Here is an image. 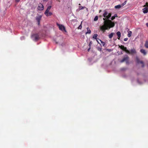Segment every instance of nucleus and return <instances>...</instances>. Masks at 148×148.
Listing matches in <instances>:
<instances>
[{"mask_svg": "<svg viewBox=\"0 0 148 148\" xmlns=\"http://www.w3.org/2000/svg\"><path fill=\"white\" fill-rule=\"evenodd\" d=\"M132 33V32L131 31H129V32L128 33V34H127L128 36L129 37H130L131 36Z\"/></svg>", "mask_w": 148, "mask_h": 148, "instance_id": "19", "label": "nucleus"}, {"mask_svg": "<svg viewBox=\"0 0 148 148\" xmlns=\"http://www.w3.org/2000/svg\"><path fill=\"white\" fill-rule=\"evenodd\" d=\"M92 42L91 41L90 42L89 44V46L90 47L91 45L92 44Z\"/></svg>", "mask_w": 148, "mask_h": 148, "instance_id": "27", "label": "nucleus"}, {"mask_svg": "<svg viewBox=\"0 0 148 148\" xmlns=\"http://www.w3.org/2000/svg\"><path fill=\"white\" fill-rule=\"evenodd\" d=\"M32 38H34V40L36 41L38 40L39 38V36L38 34H34L32 36Z\"/></svg>", "mask_w": 148, "mask_h": 148, "instance_id": "6", "label": "nucleus"}, {"mask_svg": "<svg viewBox=\"0 0 148 148\" xmlns=\"http://www.w3.org/2000/svg\"><path fill=\"white\" fill-rule=\"evenodd\" d=\"M116 35H117V36H118V38L119 40H120V38L121 37V32L119 31L118 32H117V33H116Z\"/></svg>", "mask_w": 148, "mask_h": 148, "instance_id": "12", "label": "nucleus"}, {"mask_svg": "<svg viewBox=\"0 0 148 148\" xmlns=\"http://www.w3.org/2000/svg\"><path fill=\"white\" fill-rule=\"evenodd\" d=\"M146 6H147V7L144 8L143 9V12L144 13H146L148 12V3L146 2V5H144V7H145Z\"/></svg>", "mask_w": 148, "mask_h": 148, "instance_id": "5", "label": "nucleus"}, {"mask_svg": "<svg viewBox=\"0 0 148 148\" xmlns=\"http://www.w3.org/2000/svg\"><path fill=\"white\" fill-rule=\"evenodd\" d=\"M90 47L89 48V49H88V51H89V50H90Z\"/></svg>", "mask_w": 148, "mask_h": 148, "instance_id": "33", "label": "nucleus"}, {"mask_svg": "<svg viewBox=\"0 0 148 148\" xmlns=\"http://www.w3.org/2000/svg\"><path fill=\"white\" fill-rule=\"evenodd\" d=\"M144 46L146 48H148V40H146L144 44Z\"/></svg>", "mask_w": 148, "mask_h": 148, "instance_id": "14", "label": "nucleus"}, {"mask_svg": "<svg viewBox=\"0 0 148 148\" xmlns=\"http://www.w3.org/2000/svg\"><path fill=\"white\" fill-rule=\"evenodd\" d=\"M122 7V5H116L114 7V8L116 9H119Z\"/></svg>", "mask_w": 148, "mask_h": 148, "instance_id": "17", "label": "nucleus"}, {"mask_svg": "<svg viewBox=\"0 0 148 148\" xmlns=\"http://www.w3.org/2000/svg\"><path fill=\"white\" fill-rule=\"evenodd\" d=\"M128 40V38H125L124 39V41H126L127 40Z\"/></svg>", "mask_w": 148, "mask_h": 148, "instance_id": "28", "label": "nucleus"}, {"mask_svg": "<svg viewBox=\"0 0 148 148\" xmlns=\"http://www.w3.org/2000/svg\"><path fill=\"white\" fill-rule=\"evenodd\" d=\"M98 16H95V17L94 18V21H97L98 20Z\"/></svg>", "mask_w": 148, "mask_h": 148, "instance_id": "22", "label": "nucleus"}, {"mask_svg": "<svg viewBox=\"0 0 148 148\" xmlns=\"http://www.w3.org/2000/svg\"><path fill=\"white\" fill-rule=\"evenodd\" d=\"M100 41H101V43H102V44L103 45V46H104L105 45V43L104 42L102 41L101 40H100Z\"/></svg>", "mask_w": 148, "mask_h": 148, "instance_id": "25", "label": "nucleus"}, {"mask_svg": "<svg viewBox=\"0 0 148 148\" xmlns=\"http://www.w3.org/2000/svg\"><path fill=\"white\" fill-rule=\"evenodd\" d=\"M79 5H81V4H80V3H79Z\"/></svg>", "mask_w": 148, "mask_h": 148, "instance_id": "36", "label": "nucleus"}, {"mask_svg": "<svg viewBox=\"0 0 148 148\" xmlns=\"http://www.w3.org/2000/svg\"><path fill=\"white\" fill-rule=\"evenodd\" d=\"M42 16L39 15L36 17V20L38 22V25H40V21L41 19Z\"/></svg>", "mask_w": 148, "mask_h": 148, "instance_id": "4", "label": "nucleus"}, {"mask_svg": "<svg viewBox=\"0 0 148 148\" xmlns=\"http://www.w3.org/2000/svg\"><path fill=\"white\" fill-rule=\"evenodd\" d=\"M37 8L39 10H43L44 9V7L43 5L41 3H39L38 5Z\"/></svg>", "mask_w": 148, "mask_h": 148, "instance_id": "8", "label": "nucleus"}, {"mask_svg": "<svg viewBox=\"0 0 148 148\" xmlns=\"http://www.w3.org/2000/svg\"><path fill=\"white\" fill-rule=\"evenodd\" d=\"M98 36V35L97 34H95L93 36V38L95 39H96L97 38Z\"/></svg>", "mask_w": 148, "mask_h": 148, "instance_id": "21", "label": "nucleus"}, {"mask_svg": "<svg viewBox=\"0 0 148 148\" xmlns=\"http://www.w3.org/2000/svg\"><path fill=\"white\" fill-rule=\"evenodd\" d=\"M112 15L111 13H108L106 11H104L103 14L104 17L103 20H104L103 25L100 27V30L104 33L106 30H108L110 28L113 27L114 25V23L109 19L110 18Z\"/></svg>", "mask_w": 148, "mask_h": 148, "instance_id": "1", "label": "nucleus"}, {"mask_svg": "<svg viewBox=\"0 0 148 148\" xmlns=\"http://www.w3.org/2000/svg\"><path fill=\"white\" fill-rule=\"evenodd\" d=\"M140 52L142 53H143L144 55H146L147 52L145 51L144 49H141L140 50Z\"/></svg>", "mask_w": 148, "mask_h": 148, "instance_id": "11", "label": "nucleus"}, {"mask_svg": "<svg viewBox=\"0 0 148 148\" xmlns=\"http://www.w3.org/2000/svg\"><path fill=\"white\" fill-rule=\"evenodd\" d=\"M126 3V1H125L121 5H122V7L124 6L125 5Z\"/></svg>", "mask_w": 148, "mask_h": 148, "instance_id": "24", "label": "nucleus"}, {"mask_svg": "<svg viewBox=\"0 0 148 148\" xmlns=\"http://www.w3.org/2000/svg\"><path fill=\"white\" fill-rule=\"evenodd\" d=\"M82 21L80 25L79 26V27H78V29H81L82 28Z\"/></svg>", "mask_w": 148, "mask_h": 148, "instance_id": "20", "label": "nucleus"}, {"mask_svg": "<svg viewBox=\"0 0 148 148\" xmlns=\"http://www.w3.org/2000/svg\"><path fill=\"white\" fill-rule=\"evenodd\" d=\"M136 53V51L135 49H131L129 54H133Z\"/></svg>", "mask_w": 148, "mask_h": 148, "instance_id": "13", "label": "nucleus"}, {"mask_svg": "<svg viewBox=\"0 0 148 148\" xmlns=\"http://www.w3.org/2000/svg\"><path fill=\"white\" fill-rule=\"evenodd\" d=\"M136 61H137V63H140V64H142V67H144V63L143 61H140V60L138 58H136Z\"/></svg>", "mask_w": 148, "mask_h": 148, "instance_id": "9", "label": "nucleus"}, {"mask_svg": "<svg viewBox=\"0 0 148 148\" xmlns=\"http://www.w3.org/2000/svg\"><path fill=\"white\" fill-rule=\"evenodd\" d=\"M79 9L80 10L83 9L84 8L83 7L81 6H79Z\"/></svg>", "mask_w": 148, "mask_h": 148, "instance_id": "26", "label": "nucleus"}, {"mask_svg": "<svg viewBox=\"0 0 148 148\" xmlns=\"http://www.w3.org/2000/svg\"><path fill=\"white\" fill-rule=\"evenodd\" d=\"M115 16H113L111 18V21L113 20L115 18Z\"/></svg>", "mask_w": 148, "mask_h": 148, "instance_id": "23", "label": "nucleus"}, {"mask_svg": "<svg viewBox=\"0 0 148 148\" xmlns=\"http://www.w3.org/2000/svg\"><path fill=\"white\" fill-rule=\"evenodd\" d=\"M51 8V6H49L47 8L46 10L45 11L44 14L45 15H46V14H47V13H48L49 11L50 10V9Z\"/></svg>", "mask_w": 148, "mask_h": 148, "instance_id": "10", "label": "nucleus"}, {"mask_svg": "<svg viewBox=\"0 0 148 148\" xmlns=\"http://www.w3.org/2000/svg\"><path fill=\"white\" fill-rule=\"evenodd\" d=\"M57 25L58 26L59 29L62 31H64L65 32H66L64 26L61 24H58V23H57Z\"/></svg>", "mask_w": 148, "mask_h": 148, "instance_id": "3", "label": "nucleus"}, {"mask_svg": "<svg viewBox=\"0 0 148 148\" xmlns=\"http://www.w3.org/2000/svg\"><path fill=\"white\" fill-rule=\"evenodd\" d=\"M20 0H16V1L17 2H19Z\"/></svg>", "mask_w": 148, "mask_h": 148, "instance_id": "31", "label": "nucleus"}, {"mask_svg": "<svg viewBox=\"0 0 148 148\" xmlns=\"http://www.w3.org/2000/svg\"><path fill=\"white\" fill-rule=\"evenodd\" d=\"M129 59V57L127 56H126L123 58L122 60L121 61V62L122 63L125 61L127 62Z\"/></svg>", "mask_w": 148, "mask_h": 148, "instance_id": "7", "label": "nucleus"}, {"mask_svg": "<svg viewBox=\"0 0 148 148\" xmlns=\"http://www.w3.org/2000/svg\"><path fill=\"white\" fill-rule=\"evenodd\" d=\"M98 50H99V51H101V48H99L98 49Z\"/></svg>", "mask_w": 148, "mask_h": 148, "instance_id": "30", "label": "nucleus"}, {"mask_svg": "<svg viewBox=\"0 0 148 148\" xmlns=\"http://www.w3.org/2000/svg\"><path fill=\"white\" fill-rule=\"evenodd\" d=\"M146 25L148 27V23H146Z\"/></svg>", "mask_w": 148, "mask_h": 148, "instance_id": "32", "label": "nucleus"}, {"mask_svg": "<svg viewBox=\"0 0 148 148\" xmlns=\"http://www.w3.org/2000/svg\"><path fill=\"white\" fill-rule=\"evenodd\" d=\"M44 1H47L48 0H43Z\"/></svg>", "mask_w": 148, "mask_h": 148, "instance_id": "34", "label": "nucleus"}, {"mask_svg": "<svg viewBox=\"0 0 148 148\" xmlns=\"http://www.w3.org/2000/svg\"><path fill=\"white\" fill-rule=\"evenodd\" d=\"M87 32H86V34H90L91 32L90 30V29L88 27H87Z\"/></svg>", "mask_w": 148, "mask_h": 148, "instance_id": "16", "label": "nucleus"}, {"mask_svg": "<svg viewBox=\"0 0 148 148\" xmlns=\"http://www.w3.org/2000/svg\"><path fill=\"white\" fill-rule=\"evenodd\" d=\"M101 11V10H100L99 11V13H100Z\"/></svg>", "mask_w": 148, "mask_h": 148, "instance_id": "35", "label": "nucleus"}, {"mask_svg": "<svg viewBox=\"0 0 148 148\" xmlns=\"http://www.w3.org/2000/svg\"><path fill=\"white\" fill-rule=\"evenodd\" d=\"M114 34V33L113 32L111 33L108 36L109 38L110 39H111Z\"/></svg>", "mask_w": 148, "mask_h": 148, "instance_id": "15", "label": "nucleus"}, {"mask_svg": "<svg viewBox=\"0 0 148 148\" xmlns=\"http://www.w3.org/2000/svg\"><path fill=\"white\" fill-rule=\"evenodd\" d=\"M119 47L123 50L125 51L127 53H130V51L127 49L126 47H125L123 45H119Z\"/></svg>", "mask_w": 148, "mask_h": 148, "instance_id": "2", "label": "nucleus"}, {"mask_svg": "<svg viewBox=\"0 0 148 148\" xmlns=\"http://www.w3.org/2000/svg\"><path fill=\"white\" fill-rule=\"evenodd\" d=\"M114 16H115V17H117V15L116 14H115L114 15Z\"/></svg>", "mask_w": 148, "mask_h": 148, "instance_id": "29", "label": "nucleus"}, {"mask_svg": "<svg viewBox=\"0 0 148 148\" xmlns=\"http://www.w3.org/2000/svg\"><path fill=\"white\" fill-rule=\"evenodd\" d=\"M47 14H46V15H45L46 16H51L52 15V13L51 12H49L48 13H47Z\"/></svg>", "mask_w": 148, "mask_h": 148, "instance_id": "18", "label": "nucleus"}]
</instances>
